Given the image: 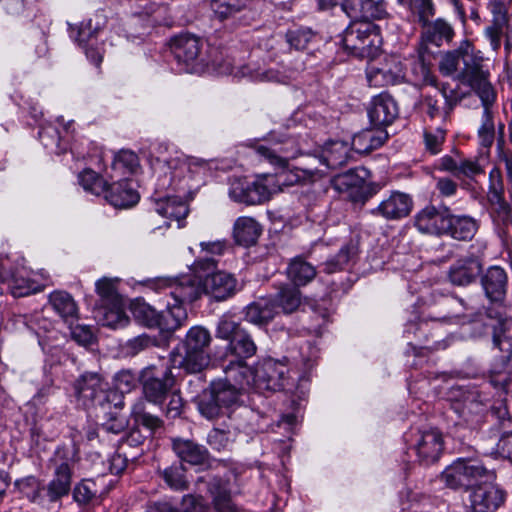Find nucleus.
<instances>
[{
    "mask_svg": "<svg viewBox=\"0 0 512 512\" xmlns=\"http://www.w3.org/2000/svg\"><path fill=\"white\" fill-rule=\"evenodd\" d=\"M387 138L388 133L382 128L365 129L354 135L352 148L360 154H367L381 147Z\"/></svg>",
    "mask_w": 512,
    "mask_h": 512,
    "instance_id": "obj_33",
    "label": "nucleus"
},
{
    "mask_svg": "<svg viewBox=\"0 0 512 512\" xmlns=\"http://www.w3.org/2000/svg\"><path fill=\"white\" fill-rule=\"evenodd\" d=\"M204 42L194 34L183 33L173 37L170 41V49L179 64L189 67L202 64L208 65L209 60L202 57Z\"/></svg>",
    "mask_w": 512,
    "mask_h": 512,
    "instance_id": "obj_12",
    "label": "nucleus"
},
{
    "mask_svg": "<svg viewBox=\"0 0 512 512\" xmlns=\"http://www.w3.org/2000/svg\"><path fill=\"white\" fill-rule=\"evenodd\" d=\"M15 486L19 492L27 497L31 502H36L40 498L41 484L35 476H28L17 480Z\"/></svg>",
    "mask_w": 512,
    "mask_h": 512,
    "instance_id": "obj_55",
    "label": "nucleus"
},
{
    "mask_svg": "<svg viewBox=\"0 0 512 512\" xmlns=\"http://www.w3.org/2000/svg\"><path fill=\"white\" fill-rule=\"evenodd\" d=\"M105 199L116 208H128L139 200L137 191L127 179L106 186Z\"/></svg>",
    "mask_w": 512,
    "mask_h": 512,
    "instance_id": "obj_24",
    "label": "nucleus"
},
{
    "mask_svg": "<svg viewBox=\"0 0 512 512\" xmlns=\"http://www.w3.org/2000/svg\"><path fill=\"white\" fill-rule=\"evenodd\" d=\"M227 351L237 359H247L255 355L257 346L251 336L244 330L239 331L235 338L229 342Z\"/></svg>",
    "mask_w": 512,
    "mask_h": 512,
    "instance_id": "obj_43",
    "label": "nucleus"
},
{
    "mask_svg": "<svg viewBox=\"0 0 512 512\" xmlns=\"http://www.w3.org/2000/svg\"><path fill=\"white\" fill-rule=\"evenodd\" d=\"M359 238H352L345 243L333 258L324 263V272L332 274L345 269L351 262H354L359 254Z\"/></svg>",
    "mask_w": 512,
    "mask_h": 512,
    "instance_id": "obj_32",
    "label": "nucleus"
},
{
    "mask_svg": "<svg viewBox=\"0 0 512 512\" xmlns=\"http://www.w3.org/2000/svg\"><path fill=\"white\" fill-rule=\"evenodd\" d=\"M242 329L239 323L230 318L223 317L218 323L216 337L231 342Z\"/></svg>",
    "mask_w": 512,
    "mask_h": 512,
    "instance_id": "obj_60",
    "label": "nucleus"
},
{
    "mask_svg": "<svg viewBox=\"0 0 512 512\" xmlns=\"http://www.w3.org/2000/svg\"><path fill=\"white\" fill-rule=\"evenodd\" d=\"M256 154L280 171L276 174H262L255 181L237 179L231 183L230 197L239 203L257 205L268 201L274 194L282 191L283 186H292L306 180H312L317 174V169L294 168L289 170V160L298 155L288 143L258 144L254 147Z\"/></svg>",
    "mask_w": 512,
    "mask_h": 512,
    "instance_id": "obj_2",
    "label": "nucleus"
},
{
    "mask_svg": "<svg viewBox=\"0 0 512 512\" xmlns=\"http://www.w3.org/2000/svg\"><path fill=\"white\" fill-rule=\"evenodd\" d=\"M441 479L452 489L472 488L493 480L494 473L476 461L458 459L442 472Z\"/></svg>",
    "mask_w": 512,
    "mask_h": 512,
    "instance_id": "obj_6",
    "label": "nucleus"
},
{
    "mask_svg": "<svg viewBox=\"0 0 512 512\" xmlns=\"http://www.w3.org/2000/svg\"><path fill=\"white\" fill-rule=\"evenodd\" d=\"M410 81L415 86H434L438 88L436 76L431 72L430 66L420 56L413 62Z\"/></svg>",
    "mask_w": 512,
    "mask_h": 512,
    "instance_id": "obj_47",
    "label": "nucleus"
},
{
    "mask_svg": "<svg viewBox=\"0 0 512 512\" xmlns=\"http://www.w3.org/2000/svg\"><path fill=\"white\" fill-rule=\"evenodd\" d=\"M439 70L444 76H452L463 85L469 86L480 97L483 114L478 137L483 147H491L495 139L491 105L496 95L489 80L490 72L484 63L482 52L476 50L469 40H463L456 49L442 55Z\"/></svg>",
    "mask_w": 512,
    "mask_h": 512,
    "instance_id": "obj_1",
    "label": "nucleus"
},
{
    "mask_svg": "<svg viewBox=\"0 0 512 512\" xmlns=\"http://www.w3.org/2000/svg\"><path fill=\"white\" fill-rule=\"evenodd\" d=\"M138 380L139 377L132 371L122 370L115 376V386L121 393H127L136 387Z\"/></svg>",
    "mask_w": 512,
    "mask_h": 512,
    "instance_id": "obj_61",
    "label": "nucleus"
},
{
    "mask_svg": "<svg viewBox=\"0 0 512 512\" xmlns=\"http://www.w3.org/2000/svg\"><path fill=\"white\" fill-rule=\"evenodd\" d=\"M314 38V32L308 27H294L286 33V41L296 50H304Z\"/></svg>",
    "mask_w": 512,
    "mask_h": 512,
    "instance_id": "obj_54",
    "label": "nucleus"
},
{
    "mask_svg": "<svg viewBox=\"0 0 512 512\" xmlns=\"http://www.w3.org/2000/svg\"><path fill=\"white\" fill-rule=\"evenodd\" d=\"M261 233V225L252 217H239L233 226V237L236 243L245 247L254 245Z\"/></svg>",
    "mask_w": 512,
    "mask_h": 512,
    "instance_id": "obj_31",
    "label": "nucleus"
},
{
    "mask_svg": "<svg viewBox=\"0 0 512 512\" xmlns=\"http://www.w3.org/2000/svg\"><path fill=\"white\" fill-rule=\"evenodd\" d=\"M455 32L452 25L443 18L432 20L421 27V41L440 47L444 42L450 43Z\"/></svg>",
    "mask_w": 512,
    "mask_h": 512,
    "instance_id": "obj_26",
    "label": "nucleus"
},
{
    "mask_svg": "<svg viewBox=\"0 0 512 512\" xmlns=\"http://www.w3.org/2000/svg\"><path fill=\"white\" fill-rule=\"evenodd\" d=\"M75 396L79 404L89 408L105 407L116 393L109 389L108 383L97 373L82 374L74 383Z\"/></svg>",
    "mask_w": 512,
    "mask_h": 512,
    "instance_id": "obj_8",
    "label": "nucleus"
},
{
    "mask_svg": "<svg viewBox=\"0 0 512 512\" xmlns=\"http://www.w3.org/2000/svg\"><path fill=\"white\" fill-rule=\"evenodd\" d=\"M155 212L161 217L165 218L166 226H169L172 221L177 222L178 228L182 227L183 221L189 213L187 204L179 197H165L158 199L155 202Z\"/></svg>",
    "mask_w": 512,
    "mask_h": 512,
    "instance_id": "obj_28",
    "label": "nucleus"
},
{
    "mask_svg": "<svg viewBox=\"0 0 512 512\" xmlns=\"http://www.w3.org/2000/svg\"><path fill=\"white\" fill-rule=\"evenodd\" d=\"M450 208L447 206L437 207L428 204L414 215V226L416 229L428 235L441 236L445 234Z\"/></svg>",
    "mask_w": 512,
    "mask_h": 512,
    "instance_id": "obj_15",
    "label": "nucleus"
},
{
    "mask_svg": "<svg viewBox=\"0 0 512 512\" xmlns=\"http://www.w3.org/2000/svg\"><path fill=\"white\" fill-rule=\"evenodd\" d=\"M424 144L425 149L431 155H436L441 152L442 145L445 141L446 132L441 128H436L434 130L426 129L424 131Z\"/></svg>",
    "mask_w": 512,
    "mask_h": 512,
    "instance_id": "obj_56",
    "label": "nucleus"
},
{
    "mask_svg": "<svg viewBox=\"0 0 512 512\" xmlns=\"http://www.w3.org/2000/svg\"><path fill=\"white\" fill-rule=\"evenodd\" d=\"M414 208L410 194L398 190L392 191L376 208L371 210L374 216L388 221H398L408 217Z\"/></svg>",
    "mask_w": 512,
    "mask_h": 512,
    "instance_id": "obj_16",
    "label": "nucleus"
},
{
    "mask_svg": "<svg viewBox=\"0 0 512 512\" xmlns=\"http://www.w3.org/2000/svg\"><path fill=\"white\" fill-rule=\"evenodd\" d=\"M366 77L369 86L383 88L406 81L405 68L397 56H389L384 61L368 67Z\"/></svg>",
    "mask_w": 512,
    "mask_h": 512,
    "instance_id": "obj_13",
    "label": "nucleus"
},
{
    "mask_svg": "<svg viewBox=\"0 0 512 512\" xmlns=\"http://www.w3.org/2000/svg\"><path fill=\"white\" fill-rule=\"evenodd\" d=\"M53 475L46 487L47 497L50 502H57L70 493L74 461L65 456V451L58 449L51 460Z\"/></svg>",
    "mask_w": 512,
    "mask_h": 512,
    "instance_id": "obj_11",
    "label": "nucleus"
},
{
    "mask_svg": "<svg viewBox=\"0 0 512 512\" xmlns=\"http://www.w3.org/2000/svg\"><path fill=\"white\" fill-rule=\"evenodd\" d=\"M78 179L84 190L92 194L101 195L106 191L107 182L92 169H84Z\"/></svg>",
    "mask_w": 512,
    "mask_h": 512,
    "instance_id": "obj_52",
    "label": "nucleus"
},
{
    "mask_svg": "<svg viewBox=\"0 0 512 512\" xmlns=\"http://www.w3.org/2000/svg\"><path fill=\"white\" fill-rule=\"evenodd\" d=\"M130 310L137 322L148 328H159L165 332H174L185 324L188 319L187 310L183 307H171L167 303V310L157 311L143 300L136 299L130 305Z\"/></svg>",
    "mask_w": 512,
    "mask_h": 512,
    "instance_id": "obj_4",
    "label": "nucleus"
},
{
    "mask_svg": "<svg viewBox=\"0 0 512 512\" xmlns=\"http://www.w3.org/2000/svg\"><path fill=\"white\" fill-rule=\"evenodd\" d=\"M200 247L201 251L206 253V256L199 257L193 263V271L196 274H201V272H211L217 265L214 256L222 255L227 248V243L225 240L201 242Z\"/></svg>",
    "mask_w": 512,
    "mask_h": 512,
    "instance_id": "obj_37",
    "label": "nucleus"
},
{
    "mask_svg": "<svg viewBox=\"0 0 512 512\" xmlns=\"http://www.w3.org/2000/svg\"><path fill=\"white\" fill-rule=\"evenodd\" d=\"M447 225L449 226L445 231L444 235H448L453 239L459 241L471 240L478 228V222L476 219L469 215H454L450 212Z\"/></svg>",
    "mask_w": 512,
    "mask_h": 512,
    "instance_id": "obj_29",
    "label": "nucleus"
},
{
    "mask_svg": "<svg viewBox=\"0 0 512 512\" xmlns=\"http://www.w3.org/2000/svg\"><path fill=\"white\" fill-rule=\"evenodd\" d=\"M127 419L118 412H109L108 418L101 424V431L105 433L120 434L127 427Z\"/></svg>",
    "mask_w": 512,
    "mask_h": 512,
    "instance_id": "obj_59",
    "label": "nucleus"
},
{
    "mask_svg": "<svg viewBox=\"0 0 512 512\" xmlns=\"http://www.w3.org/2000/svg\"><path fill=\"white\" fill-rule=\"evenodd\" d=\"M343 12L354 21L383 19L387 14L383 0H346Z\"/></svg>",
    "mask_w": 512,
    "mask_h": 512,
    "instance_id": "obj_21",
    "label": "nucleus"
},
{
    "mask_svg": "<svg viewBox=\"0 0 512 512\" xmlns=\"http://www.w3.org/2000/svg\"><path fill=\"white\" fill-rule=\"evenodd\" d=\"M91 23L82 24L77 28V36L75 40L81 45L87 58L96 66L99 67L103 60V44H99L94 38V33L91 31Z\"/></svg>",
    "mask_w": 512,
    "mask_h": 512,
    "instance_id": "obj_36",
    "label": "nucleus"
},
{
    "mask_svg": "<svg viewBox=\"0 0 512 512\" xmlns=\"http://www.w3.org/2000/svg\"><path fill=\"white\" fill-rule=\"evenodd\" d=\"M276 316V303L270 298H260L245 309V319L255 325H265Z\"/></svg>",
    "mask_w": 512,
    "mask_h": 512,
    "instance_id": "obj_38",
    "label": "nucleus"
},
{
    "mask_svg": "<svg viewBox=\"0 0 512 512\" xmlns=\"http://www.w3.org/2000/svg\"><path fill=\"white\" fill-rule=\"evenodd\" d=\"M213 65L217 66L221 73L232 75L238 79L247 77L253 81L259 82H276L282 84L289 82L288 76L277 70L269 69L262 71L259 68L252 67L250 64L235 65L230 59H225L221 63L213 61Z\"/></svg>",
    "mask_w": 512,
    "mask_h": 512,
    "instance_id": "obj_17",
    "label": "nucleus"
},
{
    "mask_svg": "<svg viewBox=\"0 0 512 512\" xmlns=\"http://www.w3.org/2000/svg\"><path fill=\"white\" fill-rule=\"evenodd\" d=\"M223 370L225 377L222 380L241 390L253 383L254 372L243 359L230 360Z\"/></svg>",
    "mask_w": 512,
    "mask_h": 512,
    "instance_id": "obj_34",
    "label": "nucleus"
},
{
    "mask_svg": "<svg viewBox=\"0 0 512 512\" xmlns=\"http://www.w3.org/2000/svg\"><path fill=\"white\" fill-rule=\"evenodd\" d=\"M73 498L79 505L98 502L96 483L93 480H82L74 487Z\"/></svg>",
    "mask_w": 512,
    "mask_h": 512,
    "instance_id": "obj_53",
    "label": "nucleus"
},
{
    "mask_svg": "<svg viewBox=\"0 0 512 512\" xmlns=\"http://www.w3.org/2000/svg\"><path fill=\"white\" fill-rule=\"evenodd\" d=\"M52 308L64 319L72 324L78 318V307L73 297L65 291H54L49 296Z\"/></svg>",
    "mask_w": 512,
    "mask_h": 512,
    "instance_id": "obj_39",
    "label": "nucleus"
},
{
    "mask_svg": "<svg viewBox=\"0 0 512 512\" xmlns=\"http://www.w3.org/2000/svg\"><path fill=\"white\" fill-rule=\"evenodd\" d=\"M145 398L161 405L174 389L176 380L168 364L150 365L139 376Z\"/></svg>",
    "mask_w": 512,
    "mask_h": 512,
    "instance_id": "obj_7",
    "label": "nucleus"
},
{
    "mask_svg": "<svg viewBox=\"0 0 512 512\" xmlns=\"http://www.w3.org/2000/svg\"><path fill=\"white\" fill-rule=\"evenodd\" d=\"M414 449L419 461L425 465L433 464L439 460L444 450V438L436 429L419 431L414 443Z\"/></svg>",
    "mask_w": 512,
    "mask_h": 512,
    "instance_id": "obj_18",
    "label": "nucleus"
},
{
    "mask_svg": "<svg viewBox=\"0 0 512 512\" xmlns=\"http://www.w3.org/2000/svg\"><path fill=\"white\" fill-rule=\"evenodd\" d=\"M488 9L492 14L491 24L506 26L508 24L507 8L504 0H489Z\"/></svg>",
    "mask_w": 512,
    "mask_h": 512,
    "instance_id": "obj_62",
    "label": "nucleus"
},
{
    "mask_svg": "<svg viewBox=\"0 0 512 512\" xmlns=\"http://www.w3.org/2000/svg\"><path fill=\"white\" fill-rule=\"evenodd\" d=\"M288 278L296 286H304L316 276V268L301 257H295L287 268Z\"/></svg>",
    "mask_w": 512,
    "mask_h": 512,
    "instance_id": "obj_41",
    "label": "nucleus"
},
{
    "mask_svg": "<svg viewBox=\"0 0 512 512\" xmlns=\"http://www.w3.org/2000/svg\"><path fill=\"white\" fill-rule=\"evenodd\" d=\"M197 405L201 415L207 419H215L223 414L224 409L220 405L219 401L215 398L210 388L202 392V394L199 396Z\"/></svg>",
    "mask_w": 512,
    "mask_h": 512,
    "instance_id": "obj_49",
    "label": "nucleus"
},
{
    "mask_svg": "<svg viewBox=\"0 0 512 512\" xmlns=\"http://www.w3.org/2000/svg\"><path fill=\"white\" fill-rule=\"evenodd\" d=\"M172 446L176 455L191 465H203L208 460L207 449L191 440L173 439Z\"/></svg>",
    "mask_w": 512,
    "mask_h": 512,
    "instance_id": "obj_30",
    "label": "nucleus"
},
{
    "mask_svg": "<svg viewBox=\"0 0 512 512\" xmlns=\"http://www.w3.org/2000/svg\"><path fill=\"white\" fill-rule=\"evenodd\" d=\"M368 116L375 127L388 126L398 116L397 104L389 94L382 93L373 98Z\"/></svg>",
    "mask_w": 512,
    "mask_h": 512,
    "instance_id": "obj_22",
    "label": "nucleus"
},
{
    "mask_svg": "<svg viewBox=\"0 0 512 512\" xmlns=\"http://www.w3.org/2000/svg\"><path fill=\"white\" fill-rule=\"evenodd\" d=\"M209 492L217 512H235L236 504L234 503L230 491L221 479L214 478L209 483Z\"/></svg>",
    "mask_w": 512,
    "mask_h": 512,
    "instance_id": "obj_40",
    "label": "nucleus"
},
{
    "mask_svg": "<svg viewBox=\"0 0 512 512\" xmlns=\"http://www.w3.org/2000/svg\"><path fill=\"white\" fill-rule=\"evenodd\" d=\"M438 92L435 95L426 94L422 97L421 105L425 113L434 119L443 116L446 119L457 101L447 95L445 85L438 86Z\"/></svg>",
    "mask_w": 512,
    "mask_h": 512,
    "instance_id": "obj_23",
    "label": "nucleus"
},
{
    "mask_svg": "<svg viewBox=\"0 0 512 512\" xmlns=\"http://www.w3.org/2000/svg\"><path fill=\"white\" fill-rule=\"evenodd\" d=\"M493 344L502 355L490 370L491 383L503 388L508 380L506 369L512 356V318L500 320L494 327Z\"/></svg>",
    "mask_w": 512,
    "mask_h": 512,
    "instance_id": "obj_9",
    "label": "nucleus"
},
{
    "mask_svg": "<svg viewBox=\"0 0 512 512\" xmlns=\"http://www.w3.org/2000/svg\"><path fill=\"white\" fill-rule=\"evenodd\" d=\"M210 332L202 326H194L189 329L184 341V349L204 350L211 343Z\"/></svg>",
    "mask_w": 512,
    "mask_h": 512,
    "instance_id": "obj_50",
    "label": "nucleus"
},
{
    "mask_svg": "<svg viewBox=\"0 0 512 512\" xmlns=\"http://www.w3.org/2000/svg\"><path fill=\"white\" fill-rule=\"evenodd\" d=\"M482 272V264L477 258L467 257L456 261L449 269L452 284L466 286L475 281Z\"/></svg>",
    "mask_w": 512,
    "mask_h": 512,
    "instance_id": "obj_25",
    "label": "nucleus"
},
{
    "mask_svg": "<svg viewBox=\"0 0 512 512\" xmlns=\"http://www.w3.org/2000/svg\"><path fill=\"white\" fill-rule=\"evenodd\" d=\"M479 483L469 494L472 512H493L505 501V492L495 486Z\"/></svg>",
    "mask_w": 512,
    "mask_h": 512,
    "instance_id": "obj_19",
    "label": "nucleus"
},
{
    "mask_svg": "<svg viewBox=\"0 0 512 512\" xmlns=\"http://www.w3.org/2000/svg\"><path fill=\"white\" fill-rule=\"evenodd\" d=\"M201 276L186 275L174 280H165L162 282L163 288L167 290L166 294L173 299L171 307H183L201 297L203 284Z\"/></svg>",
    "mask_w": 512,
    "mask_h": 512,
    "instance_id": "obj_14",
    "label": "nucleus"
},
{
    "mask_svg": "<svg viewBox=\"0 0 512 512\" xmlns=\"http://www.w3.org/2000/svg\"><path fill=\"white\" fill-rule=\"evenodd\" d=\"M138 166V156L129 150H121L114 158L112 167L123 174L132 173Z\"/></svg>",
    "mask_w": 512,
    "mask_h": 512,
    "instance_id": "obj_58",
    "label": "nucleus"
},
{
    "mask_svg": "<svg viewBox=\"0 0 512 512\" xmlns=\"http://www.w3.org/2000/svg\"><path fill=\"white\" fill-rule=\"evenodd\" d=\"M276 303V315L281 311L284 314L295 312L301 304V293L295 287L285 286L270 298Z\"/></svg>",
    "mask_w": 512,
    "mask_h": 512,
    "instance_id": "obj_42",
    "label": "nucleus"
},
{
    "mask_svg": "<svg viewBox=\"0 0 512 512\" xmlns=\"http://www.w3.org/2000/svg\"><path fill=\"white\" fill-rule=\"evenodd\" d=\"M414 11L418 17V23L421 27L432 21L431 18L435 15V8L431 0H417L414 6Z\"/></svg>",
    "mask_w": 512,
    "mask_h": 512,
    "instance_id": "obj_63",
    "label": "nucleus"
},
{
    "mask_svg": "<svg viewBox=\"0 0 512 512\" xmlns=\"http://www.w3.org/2000/svg\"><path fill=\"white\" fill-rule=\"evenodd\" d=\"M288 366L274 359L264 360L255 370L253 385L260 392L291 390L293 383Z\"/></svg>",
    "mask_w": 512,
    "mask_h": 512,
    "instance_id": "obj_10",
    "label": "nucleus"
},
{
    "mask_svg": "<svg viewBox=\"0 0 512 512\" xmlns=\"http://www.w3.org/2000/svg\"><path fill=\"white\" fill-rule=\"evenodd\" d=\"M209 388L223 409L236 404L242 391L238 387H235L231 383L221 379L213 381Z\"/></svg>",
    "mask_w": 512,
    "mask_h": 512,
    "instance_id": "obj_44",
    "label": "nucleus"
},
{
    "mask_svg": "<svg viewBox=\"0 0 512 512\" xmlns=\"http://www.w3.org/2000/svg\"><path fill=\"white\" fill-rule=\"evenodd\" d=\"M490 202V214L494 223L503 227L512 226V209L504 200L501 193L497 191L493 192Z\"/></svg>",
    "mask_w": 512,
    "mask_h": 512,
    "instance_id": "obj_45",
    "label": "nucleus"
},
{
    "mask_svg": "<svg viewBox=\"0 0 512 512\" xmlns=\"http://www.w3.org/2000/svg\"><path fill=\"white\" fill-rule=\"evenodd\" d=\"M207 441L212 449L221 451L229 444V433L224 430L214 428L209 432Z\"/></svg>",
    "mask_w": 512,
    "mask_h": 512,
    "instance_id": "obj_64",
    "label": "nucleus"
},
{
    "mask_svg": "<svg viewBox=\"0 0 512 512\" xmlns=\"http://www.w3.org/2000/svg\"><path fill=\"white\" fill-rule=\"evenodd\" d=\"M343 49L359 58L376 55L381 44L379 27L372 21H352L341 35Z\"/></svg>",
    "mask_w": 512,
    "mask_h": 512,
    "instance_id": "obj_3",
    "label": "nucleus"
},
{
    "mask_svg": "<svg viewBox=\"0 0 512 512\" xmlns=\"http://www.w3.org/2000/svg\"><path fill=\"white\" fill-rule=\"evenodd\" d=\"M157 163L159 170L158 188L160 190L169 188L177 190L186 175L194 177L205 173L209 168L208 162L204 159L188 156L172 157L163 162L157 159Z\"/></svg>",
    "mask_w": 512,
    "mask_h": 512,
    "instance_id": "obj_5",
    "label": "nucleus"
},
{
    "mask_svg": "<svg viewBox=\"0 0 512 512\" xmlns=\"http://www.w3.org/2000/svg\"><path fill=\"white\" fill-rule=\"evenodd\" d=\"M158 472L170 488L175 490L188 488V482L185 479V468L182 464H174Z\"/></svg>",
    "mask_w": 512,
    "mask_h": 512,
    "instance_id": "obj_51",
    "label": "nucleus"
},
{
    "mask_svg": "<svg viewBox=\"0 0 512 512\" xmlns=\"http://www.w3.org/2000/svg\"><path fill=\"white\" fill-rule=\"evenodd\" d=\"M486 297L491 302H502L507 287V275L504 269L498 266L490 267L481 280Z\"/></svg>",
    "mask_w": 512,
    "mask_h": 512,
    "instance_id": "obj_27",
    "label": "nucleus"
},
{
    "mask_svg": "<svg viewBox=\"0 0 512 512\" xmlns=\"http://www.w3.org/2000/svg\"><path fill=\"white\" fill-rule=\"evenodd\" d=\"M351 148L344 141H331L322 150L320 161L330 169H338L347 164Z\"/></svg>",
    "mask_w": 512,
    "mask_h": 512,
    "instance_id": "obj_35",
    "label": "nucleus"
},
{
    "mask_svg": "<svg viewBox=\"0 0 512 512\" xmlns=\"http://www.w3.org/2000/svg\"><path fill=\"white\" fill-rule=\"evenodd\" d=\"M210 363V356L204 350L185 349L180 366L188 373H199Z\"/></svg>",
    "mask_w": 512,
    "mask_h": 512,
    "instance_id": "obj_48",
    "label": "nucleus"
},
{
    "mask_svg": "<svg viewBox=\"0 0 512 512\" xmlns=\"http://www.w3.org/2000/svg\"><path fill=\"white\" fill-rule=\"evenodd\" d=\"M207 275L203 281V292L210 295L216 301H224L236 293L237 280L227 272H205Z\"/></svg>",
    "mask_w": 512,
    "mask_h": 512,
    "instance_id": "obj_20",
    "label": "nucleus"
},
{
    "mask_svg": "<svg viewBox=\"0 0 512 512\" xmlns=\"http://www.w3.org/2000/svg\"><path fill=\"white\" fill-rule=\"evenodd\" d=\"M248 0H211V10L214 16L224 21L234 17L247 7Z\"/></svg>",
    "mask_w": 512,
    "mask_h": 512,
    "instance_id": "obj_46",
    "label": "nucleus"
},
{
    "mask_svg": "<svg viewBox=\"0 0 512 512\" xmlns=\"http://www.w3.org/2000/svg\"><path fill=\"white\" fill-rule=\"evenodd\" d=\"M135 421L147 428L151 433L161 428L163 421L151 413L143 411L142 404H136L132 410Z\"/></svg>",
    "mask_w": 512,
    "mask_h": 512,
    "instance_id": "obj_57",
    "label": "nucleus"
}]
</instances>
